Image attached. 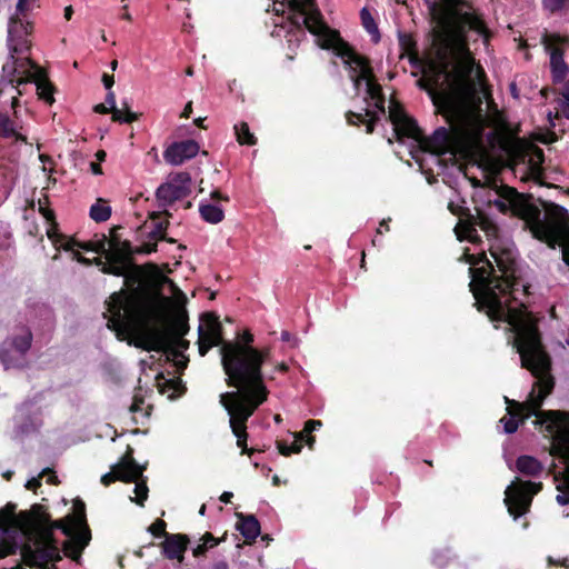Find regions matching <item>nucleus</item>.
I'll return each mask as SVG.
<instances>
[{
	"instance_id": "1",
	"label": "nucleus",
	"mask_w": 569,
	"mask_h": 569,
	"mask_svg": "<svg viewBox=\"0 0 569 569\" xmlns=\"http://www.w3.org/2000/svg\"><path fill=\"white\" fill-rule=\"evenodd\" d=\"M489 252L495 264L485 251L477 254L463 253L460 260L470 264L469 282L476 306L491 321L508 323L513 333L512 346L520 357L521 368L531 375L547 372L552 369V359L542 342L538 319L528 310L517 293L531 295L529 283H525L519 274L516 254L512 249L492 243Z\"/></svg>"
},
{
	"instance_id": "2",
	"label": "nucleus",
	"mask_w": 569,
	"mask_h": 569,
	"mask_svg": "<svg viewBox=\"0 0 569 569\" xmlns=\"http://www.w3.org/2000/svg\"><path fill=\"white\" fill-rule=\"evenodd\" d=\"M158 283L153 290L137 288L132 293H112L107 303L109 313L107 327L114 331L117 337L134 332L137 335L136 347L146 351L168 350L172 341L179 340L189 331L188 315L182 310L166 326L170 298L162 293L164 283L176 284L163 273L157 276ZM179 293H183L177 288Z\"/></svg>"
},
{
	"instance_id": "3",
	"label": "nucleus",
	"mask_w": 569,
	"mask_h": 569,
	"mask_svg": "<svg viewBox=\"0 0 569 569\" xmlns=\"http://www.w3.org/2000/svg\"><path fill=\"white\" fill-rule=\"evenodd\" d=\"M271 349L240 348L237 343H223L220 349L221 365L227 376L226 383L237 388L244 405L261 406L268 399L262 365L270 358Z\"/></svg>"
},
{
	"instance_id": "4",
	"label": "nucleus",
	"mask_w": 569,
	"mask_h": 569,
	"mask_svg": "<svg viewBox=\"0 0 569 569\" xmlns=\"http://www.w3.org/2000/svg\"><path fill=\"white\" fill-rule=\"evenodd\" d=\"M430 12L445 29L446 36L463 47H467L468 32H476L485 41L490 38V31L473 3L470 0H439L429 6Z\"/></svg>"
},
{
	"instance_id": "5",
	"label": "nucleus",
	"mask_w": 569,
	"mask_h": 569,
	"mask_svg": "<svg viewBox=\"0 0 569 569\" xmlns=\"http://www.w3.org/2000/svg\"><path fill=\"white\" fill-rule=\"evenodd\" d=\"M499 196L510 202L513 216L523 220L526 228L530 230L532 237L541 242L551 240L555 242V230L560 223L559 218L555 216L556 208H562L553 202H542L546 217L542 219L540 208L532 202V196L519 193L517 189L502 186Z\"/></svg>"
},
{
	"instance_id": "6",
	"label": "nucleus",
	"mask_w": 569,
	"mask_h": 569,
	"mask_svg": "<svg viewBox=\"0 0 569 569\" xmlns=\"http://www.w3.org/2000/svg\"><path fill=\"white\" fill-rule=\"evenodd\" d=\"M220 403L230 416V428L237 438V446L241 449V455L251 456L253 449L247 446L249 437L247 421L260 406H257V403L244 405L241 401L240 395L236 392L221 393Z\"/></svg>"
},
{
	"instance_id": "7",
	"label": "nucleus",
	"mask_w": 569,
	"mask_h": 569,
	"mask_svg": "<svg viewBox=\"0 0 569 569\" xmlns=\"http://www.w3.org/2000/svg\"><path fill=\"white\" fill-rule=\"evenodd\" d=\"M120 226H114L110 230L108 238L107 261L101 258H94V263L101 266V271L106 274L122 276L132 264V244L129 240H122L118 234Z\"/></svg>"
},
{
	"instance_id": "8",
	"label": "nucleus",
	"mask_w": 569,
	"mask_h": 569,
	"mask_svg": "<svg viewBox=\"0 0 569 569\" xmlns=\"http://www.w3.org/2000/svg\"><path fill=\"white\" fill-rule=\"evenodd\" d=\"M542 482L522 480L518 477L506 488L503 502L509 515L517 520L530 511L533 497L542 490Z\"/></svg>"
},
{
	"instance_id": "9",
	"label": "nucleus",
	"mask_w": 569,
	"mask_h": 569,
	"mask_svg": "<svg viewBox=\"0 0 569 569\" xmlns=\"http://www.w3.org/2000/svg\"><path fill=\"white\" fill-rule=\"evenodd\" d=\"M33 335L28 326L21 325L14 332L0 343V363L6 370L21 367L20 359L12 350L23 358L31 349Z\"/></svg>"
},
{
	"instance_id": "10",
	"label": "nucleus",
	"mask_w": 569,
	"mask_h": 569,
	"mask_svg": "<svg viewBox=\"0 0 569 569\" xmlns=\"http://www.w3.org/2000/svg\"><path fill=\"white\" fill-rule=\"evenodd\" d=\"M331 41H328L323 49H332L335 54L342 59L350 73H373L369 58L358 53L349 42L340 37L338 31L331 32Z\"/></svg>"
},
{
	"instance_id": "11",
	"label": "nucleus",
	"mask_w": 569,
	"mask_h": 569,
	"mask_svg": "<svg viewBox=\"0 0 569 569\" xmlns=\"http://www.w3.org/2000/svg\"><path fill=\"white\" fill-rule=\"evenodd\" d=\"M568 42V37L555 32L545 31L541 37V43L550 54V70L553 83H561L569 72V67L565 61L563 49V46Z\"/></svg>"
},
{
	"instance_id": "12",
	"label": "nucleus",
	"mask_w": 569,
	"mask_h": 569,
	"mask_svg": "<svg viewBox=\"0 0 569 569\" xmlns=\"http://www.w3.org/2000/svg\"><path fill=\"white\" fill-rule=\"evenodd\" d=\"M147 469L146 466L138 463L133 457L132 447L128 446L124 455L119 459L117 463L111 466V470L104 473L100 482L104 487H109L116 481L131 483L142 477L143 471Z\"/></svg>"
},
{
	"instance_id": "13",
	"label": "nucleus",
	"mask_w": 569,
	"mask_h": 569,
	"mask_svg": "<svg viewBox=\"0 0 569 569\" xmlns=\"http://www.w3.org/2000/svg\"><path fill=\"white\" fill-rule=\"evenodd\" d=\"M200 320L203 325L198 328V348L200 356H206L212 347H222L226 343L223 327L214 312H204Z\"/></svg>"
},
{
	"instance_id": "14",
	"label": "nucleus",
	"mask_w": 569,
	"mask_h": 569,
	"mask_svg": "<svg viewBox=\"0 0 569 569\" xmlns=\"http://www.w3.org/2000/svg\"><path fill=\"white\" fill-rule=\"evenodd\" d=\"M161 273L158 266L152 262H148L144 266H137L132 261V264L128 268L124 274V283L129 289H121L116 293H132L137 288H143L146 290H153L156 283H158L157 276Z\"/></svg>"
},
{
	"instance_id": "15",
	"label": "nucleus",
	"mask_w": 569,
	"mask_h": 569,
	"mask_svg": "<svg viewBox=\"0 0 569 569\" xmlns=\"http://www.w3.org/2000/svg\"><path fill=\"white\" fill-rule=\"evenodd\" d=\"M389 120L393 124L396 139L401 141L403 138H410L417 142L422 140V130L417 121L407 114L402 106L398 102H391L389 106Z\"/></svg>"
},
{
	"instance_id": "16",
	"label": "nucleus",
	"mask_w": 569,
	"mask_h": 569,
	"mask_svg": "<svg viewBox=\"0 0 569 569\" xmlns=\"http://www.w3.org/2000/svg\"><path fill=\"white\" fill-rule=\"evenodd\" d=\"M420 89L426 90L430 96L433 104L442 112L455 113L458 109V100L456 94L439 86L438 76L433 78H421L417 81Z\"/></svg>"
},
{
	"instance_id": "17",
	"label": "nucleus",
	"mask_w": 569,
	"mask_h": 569,
	"mask_svg": "<svg viewBox=\"0 0 569 569\" xmlns=\"http://www.w3.org/2000/svg\"><path fill=\"white\" fill-rule=\"evenodd\" d=\"M17 505L8 502L2 509H0V536H12L20 531L24 535L30 532V526L32 523V517L27 511H20L16 513Z\"/></svg>"
},
{
	"instance_id": "18",
	"label": "nucleus",
	"mask_w": 569,
	"mask_h": 569,
	"mask_svg": "<svg viewBox=\"0 0 569 569\" xmlns=\"http://www.w3.org/2000/svg\"><path fill=\"white\" fill-rule=\"evenodd\" d=\"M33 26L31 22H24L22 18L11 17L8 27V46L10 53L23 54L31 49V40L29 36L32 33Z\"/></svg>"
},
{
	"instance_id": "19",
	"label": "nucleus",
	"mask_w": 569,
	"mask_h": 569,
	"mask_svg": "<svg viewBox=\"0 0 569 569\" xmlns=\"http://www.w3.org/2000/svg\"><path fill=\"white\" fill-rule=\"evenodd\" d=\"M19 551L22 561L30 568H43L49 562H59L62 560L59 547H47L36 542V549L29 543L19 545Z\"/></svg>"
},
{
	"instance_id": "20",
	"label": "nucleus",
	"mask_w": 569,
	"mask_h": 569,
	"mask_svg": "<svg viewBox=\"0 0 569 569\" xmlns=\"http://www.w3.org/2000/svg\"><path fill=\"white\" fill-rule=\"evenodd\" d=\"M555 213V216H557V218L560 220V223L555 230V242L551 240H546L543 243H546L551 249L561 247L562 261L569 268V212L566 208H556Z\"/></svg>"
},
{
	"instance_id": "21",
	"label": "nucleus",
	"mask_w": 569,
	"mask_h": 569,
	"mask_svg": "<svg viewBox=\"0 0 569 569\" xmlns=\"http://www.w3.org/2000/svg\"><path fill=\"white\" fill-rule=\"evenodd\" d=\"M199 149L198 142L192 139L173 142L164 150L163 158L168 163L178 166L196 157Z\"/></svg>"
},
{
	"instance_id": "22",
	"label": "nucleus",
	"mask_w": 569,
	"mask_h": 569,
	"mask_svg": "<svg viewBox=\"0 0 569 569\" xmlns=\"http://www.w3.org/2000/svg\"><path fill=\"white\" fill-rule=\"evenodd\" d=\"M190 543L189 536L186 533H171L160 543L161 552L169 560H177L182 563L184 552Z\"/></svg>"
},
{
	"instance_id": "23",
	"label": "nucleus",
	"mask_w": 569,
	"mask_h": 569,
	"mask_svg": "<svg viewBox=\"0 0 569 569\" xmlns=\"http://www.w3.org/2000/svg\"><path fill=\"white\" fill-rule=\"evenodd\" d=\"M69 537L70 539L66 540L62 545L63 553L72 561L79 562L83 550L91 540L90 528L89 526H86V528L78 530Z\"/></svg>"
},
{
	"instance_id": "24",
	"label": "nucleus",
	"mask_w": 569,
	"mask_h": 569,
	"mask_svg": "<svg viewBox=\"0 0 569 569\" xmlns=\"http://www.w3.org/2000/svg\"><path fill=\"white\" fill-rule=\"evenodd\" d=\"M451 142L452 137L449 130L445 127H440L428 138L422 134V140L419 143L426 151H430L436 154H443L448 151Z\"/></svg>"
},
{
	"instance_id": "25",
	"label": "nucleus",
	"mask_w": 569,
	"mask_h": 569,
	"mask_svg": "<svg viewBox=\"0 0 569 569\" xmlns=\"http://www.w3.org/2000/svg\"><path fill=\"white\" fill-rule=\"evenodd\" d=\"M17 57L13 53H10V61L6 62L2 67V76L6 78V81L13 88L17 89L18 94L22 96L23 90L22 86L31 83L33 79L32 71H28L27 77L19 76V67L17 66Z\"/></svg>"
},
{
	"instance_id": "26",
	"label": "nucleus",
	"mask_w": 569,
	"mask_h": 569,
	"mask_svg": "<svg viewBox=\"0 0 569 569\" xmlns=\"http://www.w3.org/2000/svg\"><path fill=\"white\" fill-rule=\"evenodd\" d=\"M460 209L463 211L461 214H465L466 218L461 219L455 228L457 238L460 241L468 240L475 244L480 243L481 237L479 236V233L476 229V223L473 221L475 219L472 218V214L469 212V209H467V208L466 209L460 208Z\"/></svg>"
},
{
	"instance_id": "27",
	"label": "nucleus",
	"mask_w": 569,
	"mask_h": 569,
	"mask_svg": "<svg viewBox=\"0 0 569 569\" xmlns=\"http://www.w3.org/2000/svg\"><path fill=\"white\" fill-rule=\"evenodd\" d=\"M302 22L305 28L308 29L310 33L315 36L326 34L321 48H323L328 41H331V32L335 30L329 29L328 26L323 22L322 16L318 9H315L309 14L306 12Z\"/></svg>"
},
{
	"instance_id": "28",
	"label": "nucleus",
	"mask_w": 569,
	"mask_h": 569,
	"mask_svg": "<svg viewBox=\"0 0 569 569\" xmlns=\"http://www.w3.org/2000/svg\"><path fill=\"white\" fill-rule=\"evenodd\" d=\"M238 518L237 530L244 537L246 542L251 545L261 532L260 522L253 515L236 513Z\"/></svg>"
},
{
	"instance_id": "29",
	"label": "nucleus",
	"mask_w": 569,
	"mask_h": 569,
	"mask_svg": "<svg viewBox=\"0 0 569 569\" xmlns=\"http://www.w3.org/2000/svg\"><path fill=\"white\" fill-rule=\"evenodd\" d=\"M78 247L84 251H91L99 254L104 256L107 259L108 252V238L106 234H102L99 240H89V241H78L76 239L69 238L64 244H62V249L66 251H71Z\"/></svg>"
},
{
	"instance_id": "30",
	"label": "nucleus",
	"mask_w": 569,
	"mask_h": 569,
	"mask_svg": "<svg viewBox=\"0 0 569 569\" xmlns=\"http://www.w3.org/2000/svg\"><path fill=\"white\" fill-rule=\"evenodd\" d=\"M156 197L160 207H168L174 201L188 197V194H186V190L183 188L167 181L158 187Z\"/></svg>"
},
{
	"instance_id": "31",
	"label": "nucleus",
	"mask_w": 569,
	"mask_h": 569,
	"mask_svg": "<svg viewBox=\"0 0 569 569\" xmlns=\"http://www.w3.org/2000/svg\"><path fill=\"white\" fill-rule=\"evenodd\" d=\"M104 103L111 109V119L114 122L131 123L137 121L141 116V113L130 111L127 102H123V109L126 110V114L123 116L122 111L116 107V94L111 90L107 93Z\"/></svg>"
},
{
	"instance_id": "32",
	"label": "nucleus",
	"mask_w": 569,
	"mask_h": 569,
	"mask_svg": "<svg viewBox=\"0 0 569 569\" xmlns=\"http://www.w3.org/2000/svg\"><path fill=\"white\" fill-rule=\"evenodd\" d=\"M379 114L376 111L369 109L365 110V113H357L348 111L346 113V120L349 126L359 127L360 123L366 124V132L371 134L375 131L376 124L379 121Z\"/></svg>"
},
{
	"instance_id": "33",
	"label": "nucleus",
	"mask_w": 569,
	"mask_h": 569,
	"mask_svg": "<svg viewBox=\"0 0 569 569\" xmlns=\"http://www.w3.org/2000/svg\"><path fill=\"white\" fill-rule=\"evenodd\" d=\"M543 469V465L532 456L522 455L516 460V470L526 477H539Z\"/></svg>"
},
{
	"instance_id": "34",
	"label": "nucleus",
	"mask_w": 569,
	"mask_h": 569,
	"mask_svg": "<svg viewBox=\"0 0 569 569\" xmlns=\"http://www.w3.org/2000/svg\"><path fill=\"white\" fill-rule=\"evenodd\" d=\"M31 82L37 84V93L39 99L52 104L54 102L53 92L54 87L46 76L43 70H38V74H33Z\"/></svg>"
},
{
	"instance_id": "35",
	"label": "nucleus",
	"mask_w": 569,
	"mask_h": 569,
	"mask_svg": "<svg viewBox=\"0 0 569 569\" xmlns=\"http://www.w3.org/2000/svg\"><path fill=\"white\" fill-rule=\"evenodd\" d=\"M0 138L27 142V137L17 131L14 121L7 114L0 112Z\"/></svg>"
},
{
	"instance_id": "36",
	"label": "nucleus",
	"mask_w": 569,
	"mask_h": 569,
	"mask_svg": "<svg viewBox=\"0 0 569 569\" xmlns=\"http://www.w3.org/2000/svg\"><path fill=\"white\" fill-rule=\"evenodd\" d=\"M472 218L476 226L480 227L488 240L498 238V226L482 210L477 209V216H472Z\"/></svg>"
},
{
	"instance_id": "37",
	"label": "nucleus",
	"mask_w": 569,
	"mask_h": 569,
	"mask_svg": "<svg viewBox=\"0 0 569 569\" xmlns=\"http://www.w3.org/2000/svg\"><path fill=\"white\" fill-rule=\"evenodd\" d=\"M200 217L208 223L217 224L224 219V212L218 206L211 203H202L199 206Z\"/></svg>"
},
{
	"instance_id": "38",
	"label": "nucleus",
	"mask_w": 569,
	"mask_h": 569,
	"mask_svg": "<svg viewBox=\"0 0 569 569\" xmlns=\"http://www.w3.org/2000/svg\"><path fill=\"white\" fill-rule=\"evenodd\" d=\"M70 522L81 530L88 526L86 515V503L81 499H76L73 502V515L68 516Z\"/></svg>"
},
{
	"instance_id": "39",
	"label": "nucleus",
	"mask_w": 569,
	"mask_h": 569,
	"mask_svg": "<svg viewBox=\"0 0 569 569\" xmlns=\"http://www.w3.org/2000/svg\"><path fill=\"white\" fill-rule=\"evenodd\" d=\"M89 216L96 222H104L111 217V208L103 199L99 198L97 202L90 207Z\"/></svg>"
},
{
	"instance_id": "40",
	"label": "nucleus",
	"mask_w": 569,
	"mask_h": 569,
	"mask_svg": "<svg viewBox=\"0 0 569 569\" xmlns=\"http://www.w3.org/2000/svg\"><path fill=\"white\" fill-rule=\"evenodd\" d=\"M237 141L242 146H254L257 143L256 136L250 131L247 122L241 121L233 127Z\"/></svg>"
},
{
	"instance_id": "41",
	"label": "nucleus",
	"mask_w": 569,
	"mask_h": 569,
	"mask_svg": "<svg viewBox=\"0 0 569 569\" xmlns=\"http://www.w3.org/2000/svg\"><path fill=\"white\" fill-rule=\"evenodd\" d=\"M28 512L32 517L30 531L38 526H47L50 521V515L46 511V507L40 503L32 505L31 509Z\"/></svg>"
},
{
	"instance_id": "42",
	"label": "nucleus",
	"mask_w": 569,
	"mask_h": 569,
	"mask_svg": "<svg viewBox=\"0 0 569 569\" xmlns=\"http://www.w3.org/2000/svg\"><path fill=\"white\" fill-rule=\"evenodd\" d=\"M19 551V542L14 536H0V559Z\"/></svg>"
},
{
	"instance_id": "43",
	"label": "nucleus",
	"mask_w": 569,
	"mask_h": 569,
	"mask_svg": "<svg viewBox=\"0 0 569 569\" xmlns=\"http://www.w3.org/2000/svg\"><path fill=\"white\" fill-rule=\"evenodd\" d=\"M360 19H361V23L363 26V28L371 34L373 36V41L375 42H378L379 41V30H378V26L373 19V17L371 16L370 11L367 9V8H362L361 11H360Z\"/></svg>"
},
{
	"instance_id": "44",
	"label": "nucleus",
	"mask_w": 569,
	"mask_h": 569,
	"mask_svg": "<svg viewBox=\"0 0 569 569\" xmlns=\"http://www.w3.org/2000/svg\"><path fill=\"white\" fill-rule=\"evenodd\" d=\"M136 483L134 493L136 497L131 498V501L137 503L140 507L144 506L146 500L148 499L149 488L147 486V478L143 476L138 480L133 481Z\"/></svg>"
},
{
	"instance_id": "45",
	"label": "nucleus",
	"mask_w": 569,
	"mask_h": 569,
	"mask_svg": "<svg viewBox=\"0 0 569 569\" xmlns=\"http://www.w3.org/2000/svg\"><path fill=\"white\" fill-rule=\"evenodd\" d=\"M46 527H47V529H51L52 531H53V529H60L62 531V533L68 537L72 536L74 532L78 531L77 527L73 526L72 522H70L68 517H66L64 519H59V520H54V521H52L50 519L49 523Z\"/></svg>"
},
{
	"instance_id": "46",
	"label": "nucleus",
	"mask_w": 569,
	"mask_h": 569,
	"mask_svg": "<svg viewBox=\"0 0 569 569\" xmlns=\"http://www.w3.org/2000/svg\"><path fill=\"white\" fill-rule=\"evenodd\" d=\"M170 183H174L176 186L183 188L186 190V194L191 193V177L188 172H177L171 174L168 180Z\"/></svg>"
},
{
	"instance_id": "47",
	"label": "nucleus",
	"mask_w": 569,
	"mask_h": 569,
	"mask_svg": "<svg viewBox=\"0 0 569 569\" xmlns=\"http://www.w3.org/2000/svg\"><path fill=\"white\" fill-rule=\"evenodd\" d=\"M17 61L20 77H27L28 71H32L33 74H38V70H42L30 57L17 58Z\"/></svg>"
},
{
	"instance_id": "48",
	"label": "nucleus",
	"mask_w": 569,
	"mask_h": 569,
	"mask_svg": "<svg viewBox=\"0 0 569 569\" xmlns=\"http://www.w3.org/2000/svg\"><path fill=\"white\" fill-rule=\"evenodd\" d=\"M367 84V94L370 99L380 102V104L385 103V96L382 92L381 86L376 81V78H370Z\"/></svg>"
},
{
	"instance_id": "49",
	"label": "nucleus",
	"mask_w": 569,
	"mask_h": 569,
	"mask_svg": "<svg viewBox=\"0 0 569 569\" xmlns=\"http://www.w3.org/2000/svg\"><path fill=\"white\" fill-rule=\"evenodd\" d=\"M473 69H475V60L470 59L462 66L460 74H459L461 81L467 82L468 90L471 92H473L476 89L475 82L470 79L471 73L473 72Z\"/></svg>"
},
{
	"instance_id": "50",
	"label": "nucleus",
	"mask_w": 569,
	"mask_h": 569,
	"mask_svg": "<svg viewBox=\"0 0 569 569\" xmlns=\"http://www.w3.org/2000/svg\"><path fill=\"white\" fill-rule=\"evenodd\" d=\"M169 227L168 220L157 221L154 228L148 233L149 240L162 241Z\"/></svg>"
},
{
	"instance_id": "51",
	"label": "nucleus",
	"mask_w": 569,
	"mask_h": 569,
	"mask_svg": "<svg viewBox=\"0 0 569 569\" xmlns=\"http://www.w3.org/2000/svg\"><path fill=\"white\" fill-rule=\"evenodd\" d=\"M48 204L49 198L48 196H44L43 199H39L38 201V210L41 213V216L47 220V222L56 224V213L52 209L48 207Z\"/></svg>"
},
{
	"instance_id": "52",
	"label": "nucleus",
	"mask_w": 569,
	"mask_h": 569,
	"mask_svg": "<svg viewBox=\"0 0 569 569\" xmlns=\"http://www.w3.org/2000/svg\"><path fill=\"white\" fill-rule=\"evenodd\" d=\"M399 46L406 53H416L417 43L413 37L409 33H399Z\"/></svg>"
},
{
	"instance_id": "53",
	"label": "nucleus",
	"mask_w": 569,
	"mask_h": 569,
	"mask_svg": "<svg viewBox=\"0 0 569 569\" xmlns=\"http://www.w3.org/2000/svg\"><path fill=\"white\" fill-rule=\"evenodd\" d=\"M277 448L280 455L289 457L292 453H299L302 449V443L293 441L290 445H288L284 441H277Z\"/></svg>"
},
{
	"instance_id": "54",
	"label": "nucleus",
	"mask_w": 569,
	"mask_h": 569,
	"mask_svg": "<svg viewBox=\"0 0 569 569\" xmlns=\"http://www.w3.org/2000/svg\"><path fill=\"white\" fill-rule=\"evenodd\" d=\"M316 0H289V9L293 14L305 16L307 7H313Z\"/></svg>"
},
{
	"instance_id": "55",
	"label": "nucleus",
	"mask_w": 569,
	"mask_h": 569,
	"mask_svg": "<svg viewBox=\"0 0 569 569\" xmlns=\"http://www.w3.org/2000/svg\"><path fill=\"white\" fill-rule=\"evenodd\" d=\"M557 490L560 492L557 495L556 500L560 506L569 505V477L566 473V481L557 485Z\"/></svg>"
},
{
	"instance_id": "56",
	"label": "nucleus",
	"mask_w": 569,
	"mask_h": 569,
	"mask_svg": "<svg viewBox=\"0 0 569 569\" xmlns=\"http://www.w3.org/2000/svg\"><path fill=\"white\" fill-rule=\"evenodd\" d=\"M542 7L550 13H557L569 8V0H542Z\"/></svg>"
},
{
	"instance_id": "57",
	"label": "nucleus",
	"mask_w": 569,
	"mask_h": 569,
	"mask_svg": "<svg viewBox=\"0 0 569 569\" xmlns=\"http://www.w3.org/2000/svg\"><path fill=\"white\" fill-rule=\"evenodd\" d=\"M167 522L162 519H157L153 523H151L149 527H148V531L156 538H161L163 537L166 539V537L168 535H170L169 532H167Z\"/></svg>"
},
{
	"instance_id": "58",
	"label": "nucleus",
	"mask_w": 569,
	"mask_h": 569,
	"mask_svg": "<svg viewBox=\"0 0 569 569\" xmlns=\"http://www.w3.org/2000/svg\"><path fill=\"white\" fill-rule=\"evenodd\" d=\"M253 341H254V337L250 332V330H244L243 333L238 338V340L226 341V343H237L240 348L248 350V349H256L252 346Z\"/></svg>"
},
{
	"instance_id": "59",
	"label": "nucleus",
	"mask_w": 569,
	"mask_h": 569,
	"mask_svg": "<svg viewBox=\"0 0 569 569\" xmlns=\"http://www.w3.org/2000/svg\"><path fill=\"white\" fill-rule=\"evenodd\" d=\"M158 241L149 240L147 242H143L140 246L132 247V258L136 254H150L152 252H156L158 250Z\"/></svg>"
},
{
	"instance_id": "60",
	"label": "nucleus",
	"mask_w": 569,
	"mask_h": 569,
	"mask_svg": "<svg viewBox=\"0 0 569 569\" xmlns=\"http://www.w3.org/2000/svg\"><path fill=\"white\" fill-rule=\"evenodd\" d=\"M50 224H51V228L47 231L48 238L53 242L54 246L59 244L62 248V244H64L68 239L66 238V236H63L62 233H60L58 231L57 222H56V224L54 223H50Z\"/></svg>"
},
{
	"instance_id": "61",
	"label": "nucleus",
	"mask_w": 569,
	"mask_h": 569,
	"mask_svg": "<svg viewBox=\"0 0 569 569\" xmlns=\"http://www.w3.org/2000/svg\"><path fill=\"white\" fill-rule=\"evenodd\" d=\"M39 545H43L47 547H58V541L53 535V531L51 529H43L40 537L36 541Z\"/></svg>"
},
{
	"instance_id": "62",
	"label": "nucleus",
	"mask_w": 569,
	"mask_h": 569,
	"mask_svg": "<svg viewBox=\"0 0 569 569\" xmlns=\"http://www.w3.org/2000/svg\"><path fill=\"white\" fill-rule=\"evenodd\" d=\"M227 539V533H224L221 538H216L211 532H206L202 537H201V540H202V543L206 545L208 547H216L218 546L220 542H223L226 541Z\"/></svg>"
},
{
	"instance_id": "63",
	"label": "nucleus",
	"mask_w": 569,
	"mask_h": 569,
	"mask_svg": "<svg viewBox=\"0 0 569 569\" xmlns=\"http://www.w3.org/2000/svg\"><path fill=\"white\" fill-rule=\"evenodd\" d=\"M36 0H18L16 6L17 13L13 17H26L27 12L30 10V6Z\"/></svg>"
},
{
	"instance_id": "64",
	"label": "nucleus",
	"mask_w": 569,
	"mask_h": 569,
	"mask_svg": "<svg viewBox=\"0 0 569 569\" xmlns=\"http://www.w3.org/2000/svg\"><path fill=\"white\" fill-rule=\"evenodd\" d=\"M180 387H181L180 380H173V379L166 380V382L160 387V392L161 393H164L167 391L176 392V391H178V389Z\"/></svg>"
}]
</instances>
